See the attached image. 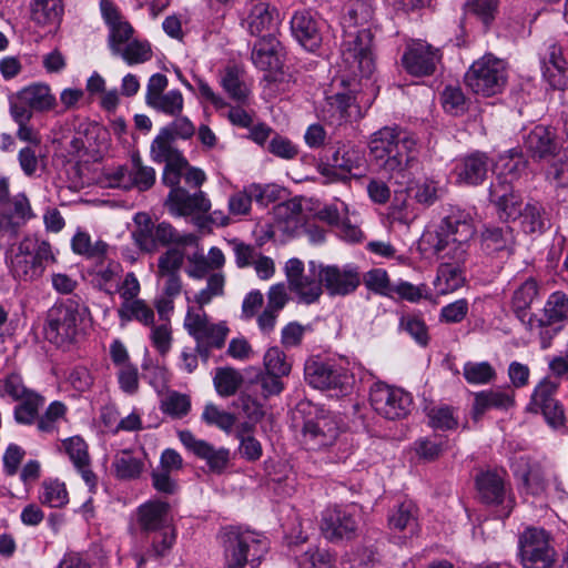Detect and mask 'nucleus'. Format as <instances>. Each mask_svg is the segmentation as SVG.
Listing matches in <instances>:
<instances>
[{
    "mask_svg": "<svg viewBox=\"0 0 568 568\" xmlns=\"http://www.w3.org/2000/svg\"><path fill=\"white\" fill-rule=\"evenodd\" d=\"M474 233L470 214L459 207H452L435 232L425 235L434 254L443 261L434 281L437 294L446 295L464 285L462 266L467 261L469 241Z\"/></svg>",
    "mask_w": 568,
    "mask_h": 568,
    "instance_id": "f257e3e1",
    "label": "nucleus"
},
{
    "mask_svg": "<svg viewBox=\"0 0 568 568\" xmlns=\"http://www.w3.org/2000/svg\"><path fill=\"white\" fill-rule=\"evenodd\" d=\"M374 7L369 0H351L342 18L343 41L338 72L341 83L352 85L375 71L373 52Z\"/></svg>",
    "mask_w": 568,
    "mask_h": 568,
    "instance_id": "f03ea898",
    "label": "nucleus"
},
{
    "mask_svg": "<svg viewBox=\"0 0 568 568\" xmlns=\"http://www.w3.org/2000/svg\"><path fill=\"white\" fill-rule=\"evenodd\" d=\"M368 148L375 164L390 176H404L418 163L416 136L398 126H384L373 133Z\"/></svg>",
    "mask_w": 568,
    "mask_h": 568,
    "instance_id": "7ed1b4c3",
    "label": "nucleus"
},
{
    "mask_svg": "<svg viewBox=\"0 0 568 568\" xmlns=\"http://www.w3.org/2000/svg\"><path fill=\"white\" fill-rule=\"evenodd\" d=\"M221 537L224 568H258L268 550L266 538L240 526L224 528Z\"/></svg>",
    "mask_w": 568,
    "mask_h": 568,
    "instance_id": "20e7f679",
    "label": "nucleus"
},
{
    "mask_svg": "<svg viewBox=\"0 0 568 568\" xmlns=\"http://www.w3.org/2000/svg\"><path fill=\"white\" fill-rule=\"evenodd\" d=\"M294 418L303 420V442L311 450L327 448L334 445L339 437L341 427L337 417L310 400L297 403Z\"/></svg>",
    "mask_w": 568,
    "mask_h": 568,
    "instance_id": "39448f33",
    "label": "nucleus"
},
{
    "mask_svg": "<svg viewBox=\"0 0 568 568\" xmlns=\"http://www.w3.org/2000/svg\"><path fill=\"white\" fill-rule=\"evenodd\" d=\"M55 262L57 257L51 244L29 235L19 243L18 252L12 258V268L23 280H34L42 276L45 268Z\"/></svg>",
    "mask_w": 568,
    "mask_h": 568,
    "instance_id": "423d86ee",
    "label": "nucleus"
},
{
    "mask_svg": "<svg viewBox=\"0 0 568 568\" xmlns=\"http://www.w3.org/2000/svg\"><path fill=\"white\" fill-rule=\"evenodd\" d=\"M506 80L505 62L490 53L474 61L465 74L466 85L475 94L483 97H493L501 92Z\"/></svg>",
    "mask_w": 568,
    "mask_h": 568,
    "instance_id": "0eeeda50",
    "label": "nucleus"
},
{
    "mask_svg": "<svg viewBox=\"0 0 568 568\" xmlns=\"http://www.w3.org/2000/svg\"><path fill=\"white\" fill-rule=\"evenodd\" d=\"M321 263L311 261L305 271L304 263L290 258L285 264V276L288 290L295 294L298 303L311 305L320 301L323 295V282L320 274Z\"/></svg>",
    "mask_w": 568,
    "mask_h": 568,
    "instance_id": "6e6552de",
    "label": "nucleus"
},
{
    "mask_svg": "<svg viewBox=\"0 0 568 568\" xmlns=\"http://www.w3.org/2000/svg\"><path fill=\"white\" fill-rule=\"evenodd\" d=\"M88 308L74 298L55 303L47 314V335L57 344L71 342L78 333Z\"/></svg>",
    "mask_w": 568,
    "mask_h": 568,
    "instance_id": "1a4fd4ad",
    "label": "nucleus"
},
{
    "mask_svg": "<svg viewBox=\"0 0 568 568\" xmlns=\"http://www.w3.org/2000/svg\"><path fill=\"white\" fill-rule=\"evenodd\" d=\"M183 326L194 338L200 353L221 349L230 333L225 322L212 323L204 311L195 312L193 307L187 308Z\"/></svg>",
    "mask_w": 568,
    "mask_h": 568,
    "instance_id": "9d476101",
    "label": "nucleus"
},
{
    "mask_svg": "<svg viewBox=\"0 0 568 568\" xmlns=\"http://www.w3.org/2000/svg\"><path fill=\"white\" fill-rule=\"evenodd\" d=\"M369 402L378 415L395 420L409 414L413 398L409 393L399 387L376 382L371 386Z\"/></svg>",
    "mask_w": 568,
    "mask_h": 568,
    "instance_id": "9b49d317",
    "label": "nucleus"
},
{
    "mask_svg": "<svg viewBox=\"0 0 568 568\" xmlns=\"http://www.w3.org/2000/svg\"><path fill=\"white\" fill-rule=\"evenodd\" d=\"M519 557L524 568H551L556 551L542 528H527L519 537Z\"/></svg>",
    "mask_w": 568,
    "mask_h": 568,
    "instance_id": "f8f14e48",
    "label": "nucleus"
},
{
    "mask_svg": "<svg viewBox=\"0 0 568 568\" xmlns=\"http://www.w3.org/2000/svg\"><path fill=\"white\" fill-rule=\"evenodd\" d=\"M304 373L305 379L314 388L337 389L342 394H347L352 386V376L346 371L323 362L318 357L306 361Z\"/></svg>",
    "mask_w": 568,
    "mask_h": 568,
    "instance_id": "ddd939ff",
    "label": "nucleus"
},
{
    "mask_svg": "<svg viewBox=\"0 0 568 568\" xmlns=\"http://www.w3.org/2000/svg\"><path fill=\"white\" fill-rule=\"evenodd\" d=\"M361 116L355 98L348 93H336L327 97L323 108V119L327 125L335 129L334 134L347 136L353 130L352 122Z\"/></svg>",
    "mask_w": 568,
    "mask_h": 568,
    "instance_id": "4468645a",
    "label": "nucleus"
},
{
    "mask_svg": "<svg viewBox=\"0 0 568 568\" xmlns=\"http://www.w3.org/2000/svg\"><path fill=\"white\" fill-rule=\"evenodd\" d=\"M321 531L331 542L351 541L358 536L359 524L347 509L333 507L322 513Z\"/></svg>",
    "mask_w": 568,
    "mask_h": 568,
    "instance_id": "2eb2a0df",
    "label": "nucleus"
},
{
    "mask_svg": "<svg viewBox=\"0 0 568 568\" xmlns=\"http://www.w3.org/2000/svg\"><path fill=\"white\" fill-rule=\"evenodd\" d=\"M442 60L440 50L429 43L417 40L407 44L402 57L404 69L412 75L426 77L435 72Z\"/></svg>",
    "mask_w": 568,
    "mask_h": 568,
    "instance_id": "dca6fc26",
    "label": "nucleus"
},
{
    "mask_svg": "<svg viewBox=\"0 0 568 568\" xmlns=\"http://www.w3.org/2000/svg\"><path fill=\"white\" fill-rule=\"evenodd\" d=\"M34 217L30 201L24 193H18L6 201L0 210V235L13 239L27 222Z\"/></svg>",
    "mask_w": 568,
    "mask_h": 568,
    "instance_id": "f3484780",
    "label": "nucleus"
},
{
    "mask_svg": "<svg viewBox=\"0 0 568 568\" xmlns=\"http://www.w3.org/2000/svg\"><path fill=\"white\" fill-rule=\"evenodd\" d=\"M320 274L323 291L331 297L347 296L354 293L361 284V275L354 266L325 265L321 263Z\"/></svg>",
    "mask_w": 568,
    "mask_h": 568,
    "instance_id": "a211bd4d",
    "label": "nucleus"
},
{
    "mask_svg": "<svg viewBox=\"0 0 568 568\" xmlns=\"http://www.w3.org/2000/svg\"><path fill=\"white\" fill-rule=\"evenodd\" d=\"M55 104L49 85L32 83L9 98L10 112L23 110L27 113L45 112Z\"/></svg>",
    "mask_w": 568,
    "mask_h": 568,
    "instance_id": "6ab92c4d",
    "label": "nucleus"
},
{
    "mask_svg": "<svg viewBox=\"0 0 568 568\" xmlns=\"http://www.w3.org/2000/svg\"><path fill=\"white\" fill-rule=\"evenodd\" d=\"M179 438L187 450L206 462L210 471L222 474L226 469L230 463V450L227 448H215L210 443L195 438L190 430H181Z\"/></svg>",
    "mask_w": 568,
    "mask_h": 568,
    "instance_id": "aec40b11",
    "label": "nucleus"
},
{
    "mask_svg": "<svg viewBox=\"0 0 568 568\" xmlns=\"http://www.w3.org/2000/svg\"><path fill=\"white\" fill-rule=\"evenodd\" d=\"M322 21L310 10H300L291 19V31L306 50L315 51L322 43Z\"/></svg>",
    "mask_w": 568,
    "mask_h": 568,
    "instance_id": "412c9836",
    "label": "nucleus"
},
{
    "mask_svg": "<svg viewBox=\"0 0 568 568\" xmlns=\"http://www.w3.org/2000/svg\"><path fill=\"white\" fill-rule=\"evenodd\" d=\"M481 248L485 254L507 260L516 250V234L509 225L488 226L481 233Z\"/></svg>",
    "mask_w": 568,
    "mask_h": 568,
    "instance_id": "4be33fe9",
    "label": "nucleus"
},
{
    "mask_svg": "<svg viewBox=\"0 0 568 568\" xmlns=\"http://www.w3.org/2000/svg\"><path fill=\"white\" fill-rule=\"evenodd\" d=\"M165 205L171 214L187 216L195 213H206L211 209V202L202 191L190 194L184 189L170 191Z\"/></svg>",
    "mask_w": 568,
    "mask_h": 568,
    "instance_id": "5701e85b",
    "label": "nucleus"
},
{
    "mask_svg": "<svg viewBox=\"0 0 568 568\" xmlns=\"http://www.w3.org/2000/svg\"><path fill=\"white\" fill-rule=\"evenodd\" d=\"M278 21V11L264 1L253 3L246 18L250 33L261 39L274 37Z\"/></svg>",
    "mask_w": 568,
    "mask_h": 568,
    "instance_id": "b1692460",
    "label": "nucleus"
},
{
    "mask_svg": "<svg viewBox=\"0 0 568 568\" xmlns=\"http://www.w3.org/2000/svg\"><path fill=\"white\" fill-rule=\"evenodd\" d=\"M170 523V505L166 501L150 500L138 508V524L144 532L173 530Z\"/></svg>",
    "mask_w": 568,
    "mask_h": 568,
    "instance_id": "393cba45",
    "label": "nucleus"
},
{
    "mask_svg": "<svg viewBox=\"0 0 568 568\" xmlns=\"http://www.w3.org/2000/svg\"><path fill=\"white\" fill-rule=\"evenodd\" d=\"M542 74L554 89L565 90L568 87V62L555 42L548 44L544 54Z\"/></svg>",
    "mask_w": 568,
    "mask_h": 568,
    "instance_id": "a878e982",
    "label": "nucleus"
},
{
    "mask_svg": "<svg viewBox=\"0 0 568 568\" xmlns=\"http://www.w3.org/2000/svg\"><path fill=\"white\" fill-rule=\"evenodd\" d=\"M113 178L116 182L115 185L119 187H136L139 191H146L155 182V171L151 166L143 165L139 156H133L131 170L119 168Z\"/></svg>",
    "mask_w": 568,
    "mask_h": 568,
    "instance_id": "bb28decb",
    "label": "nucleus"
},
{
    "mask_svg": "<svg viewBox=\"0 0 568 568\" xmlns=\"http://www.w3.org/2000/svg\"><path fill=\"white\" fill-rule=\"evenodd\" d=\"M526 151L535 159H547L555 155L558 143L554 130L544 125H536L524 136Z\"/></svg>",
    "mask_w": 568,
    "mask_h": 568,
    "instance_id": "cd10ccee",
    "label": "nucleus"
},
{
    "mask_svg": "<svg viewBox=\"0 0 568 568\" xmlns=\"http://www.w3.org/2000/svg\"><path fill=\"white\" fill-rule=\"evenodd\" d=\"M63 445L67 454L69 455L77 470L81 474V477L88 485L90 491H93L98 484V477L90 468L88 445L79 436H74L64 440Z\"/></svg>",
    "mask_w": 568,
    "mask_h": 568,
    "instance_id": "c85d7f7f",
    "label": "nucleus"
},
{
    "mask_svg": "<svg viewBox=\"0 0 568 568\" xmlns=\"http://www.w3.org/2000/svg\"><path fill=\"white\" fill-rule=\"evenodd\" d=\"M488 168L489 163L486 154L471 153L456 164L457 181L468 185H478L486 179Z\"/></svg>",
    "mask_w": 568,
    "mask_h": 568,
    "instance_id": "c756f323",
    "label": "nucleus"
},
{
    "mask_svg": "<svg viewBox=\"0 0 568 568\" xmlns=\"http://www.w3.org/2000/svg\"><path fill=\"white\" fill-rule=\"evenodd\" d=\"M539 298V285L532 277L527 278L513 293L511 310L525 324L529 318L532 303Z\"/></svg>",
    "mask_w": 568,
    "mask_h": 568,
    "instance_id": "7c9ffc66",
    "label": "nucleus"
},
{
    "mask_svg": "<svg viewBox=\"0 0 568 568\" xmlns=\"http://www.w3.org/2000/svg\"><path fill=\"white\" fill-rule=\"evenodd\" d=\"M267 187L260 184H251L242 191L230 195L227 201L229 213L232 216H244L251 211L252 200L263 203L266 197Z\"/></svg>",
    "mask_w": 568,
    "mask_h": 568,
    "instance_id": "2f4dec72",
    "label": "nucleus"
},
{
    "mask_svg": "<svg viewBox=\"0 0 568 568\" xmlns=\"http://www.w3.org/2000/svg\"><path fill=\"white\" fill-rule=\"evenodd\" d=\"M514 393L505 390H483L475 394L473 416L477 420L487 409H508L514 406Z\"/></svg>",
    "mask_w": 568,
    "mask_h": 568,
    "instance_id": "473e14b6",
    "label": "nucleus"
},
{
    "mask_svg": "<svg viewBox=\"0 0 568 568\" xmlns=\"http://www.w3.org/2000/svg\"><path fill=\"white\" fill-rule=\"evenodd\" d=\"M526 490L531 495H540L547 487L545 470L537 462L521 458L518 468L515 471Z\"/></svg>",
    "mask_w": 568,
    "mask_h": 568,
    "instance_id": "72a5a7b5",
    "label": "nucleus"
},
{
    "mask_svg": "<svg viewBox=\"0 0 568 568\" xmlns=\"http://www.w3.org/2000/svg\"><path fill=\"white\" fill-rule=\"evenodd\" d=\"M476 487L480 500L485 504H501L505 498L503 478L493 471H485L476 477Z\"/></svg>",
    "mask_w": 568,
    "mask_h": 568,
    "instance_id": "f704fd0d",
    "label": "nucleus"
},
{
    "mask_svg": "<svg viewBox=\"0 0 568 568\" xmlns=\"http://www.w3.org/2000/svg\"><path fill=\"white\" fill-rule=\"evenodd\" d=\"M175 139L169 130H160L151 144V156L158 163H182L186 160L183 154L174 146Z\"/></svg>",
    "mask_w": 568,
    "mask_h": 568,
    "instance_id": "c9c22d12",
    "label": "nucleus"
},
{
    "mask_svg": "<svg viewBox=\"0 0 568 568\" xmlns=\"http://www.w3.org/2000/svg\"><path fill=\"white\" fill-rule=\"evenodd\" d=\"M248 375H251V367L246 368L243 374L232 367L217 368L213 378L217 394L223 397L234 395L242 385H247Z\"/></svg>",
    "mask_w": 568,
    "mask_h": 568,
    "instance_id": "e433bc0d",
    "label": "nucleus"
},
{
    "mask_svg": "<svg viewBox=\"0 0 568 568\" xmlns=\"http://www.w3.org/2000/svg\"><path fill=\"white\" fill-rule=\"evenodd\" d=\"M413 191L414 200L418 204L429 207L446 195L447 183L439 179L425 178L416 182Z\"/></svg>",
    "mask_w": 568,
    "mask_h": 568,
    "instance_id": "4c0bfd02",
    "label": "nucleus"
},
{
    "mask_svg": "<svg viewBox=\"0 0 568 568\" xmlns=\"http://www.w3.org/2000/svg\"><path fill=\"white\" fill-rule=\"evenodd\" d=\"M341 144V141H336ZM364 163L363 153L352 145H338L331 156V164L334 169H339L343 173H352L353 170L359 169ZM339 180H346V175L338 176Z\"/></svg>",
    "mask_w": 568,
    "mask_h": 568,
    "instance_id": "58836bf2",
    "label": "nucleus"
},
{
    "mask_svg": "<svg viewBox=\"0 0 568 568\" xmlns=\"http://www.w3.org/2000/svg\"><path fill=\"white\" fill-rule=\"evenodd\" d=\"M62 14V0H32L31 2V19L39 26H58Z\"/></svg>",
    "mask_w": 568,
    "mask_h": 568,
    "instance_id": "ea45409f",
    "label": "nucleus"
},
{
    "mask_svg": "<svg viewBox=\"0 0 568 568\" xmlns=\"http://www.w3.org/2000/svg\"><path fill=\"white\" fill-rule=\"evenodd\" d=\"M278 41L274 37L261 39L254 44L252 61L261 70L276 69L280 60L276 53Z\"/></svg>",
    "mask_w": 568,
    "mask_h": 568,
    "instance_id": "a19ab883",
    "label": "nucleus"
},
{
    "mask_svg": "<svg viewBox=\"0 0 568 568\" xmlns=\"http://www.w3.org/2000/svg\"><path fill=\"white\" fill-rule=\"evenodd\" d=\"M220 83L231 99L239 103H245L250 89L243 80L242 72L235 67H229L221 75Z\"/></svg>",
    "mask_w": 568,
    "mask_h": 568,
    "instance_id": "79ce46f5",
    "label": "nucleus"
},
{
    "mask_svg": "<svg viewBox=\"0 0 568 568\" xmlns=\"http://www.w3.org/2000/svg\"><path fill=\"white\" fill-rule=\"evenodd\" d=\"M521 224L527 233H542L548 223V216L545 207L537 201H529L520 214Z\"/></svg>",
    "mask_w": 568,
    "mask_h": 568,
    "instance_id": "37998d69",
    "label": "nucleus"
},
{
    "mask_svg": "<svg viewBox=\"0 0 568 568\" xmlns=\"http://www.w3.org/2000/svg\"><path fill=\"white\" fill-rule=\"evenodd\" d=\"M156 244L168 246L170 244L181 246L197 245V236L191 233L180 234L170 223L161 222L154 226Z\"/></svg>",
    "mask_w": 568,
    "mask_h": 568,
    "instance_id": "c03bdc74",
    "label": "nucleus"
},
{
    "mask_svg": "<svg viewBox=\"0 0 568 568\" xmlns=\"http://www.w3.org/2000/svg\"><path fill=\"white\" fill-rule=\"evenodd\" d=\"M112 466L115 476L120 479H135L140 477L144 469L143 460L133 456L128 450H123L121 454L116 455Z\"/></svg>",
    "mask_w": 568,
    "mask_h": 568,
    "instance_id": "a18cd8bd",
    "label": "nucleus"
},
{
    "mask_svg": "<svg viewBox=\"0 0 568 568\" xmlns=\"http://www.w3.org/2000/svg\"><path fill=\"white\" fill-rule=\"evenodd\" d=\"M547 324H556L568 320V296L560 291L554 292L548 297L544 316L541 317Z\"/></svg>",
    "mask_w": 568,
    "mask_h": 568,
    "instance_id": "49530a36",
    "label": "nucleus"
},
{
    "mask_svg": "<svg viewBox=\"0 0 568 568\" xmlns=\"http://www.w3.org/2000/svg\"><path fill=\"white\" fill-rule=\"evenodd\" d=\"M118 314L122 323H126L134 318L144 325H150L154 321V312L142 300L123 302L121 307L118 310Z\"/></svg>",
    "mask_w": 568,
    "mask_h": 568,
    "instance_id": "de8ad7c7",
    "label": "nucleus"
},
{
    "mask_svg": "<svg viewBox=\"0 0 568 568\" xmlns=\"http://www.w3.org/2000/svg\"><path fill=\"white\" fill-rule=\"evenodd\" d=\"M114 364L119 367L118 379L120 388L126 394H135L139 389V372L136 366L132 365L129 357H112Z\"/></svg>",
    "mask_w": 568,
    "mask_h": 568,
    "instance_id": "09e8293b",
    "label": "nucleus"
},
{
    "mask_svg": "<svg viewBox=\"0 0 568 568\" xmlns=\"http://www.w3.org/2000/svg\"><path fill=\"white\" fill-rule=\"evenodd\" d=\"M149 106L170 116H178L182 113L184 99L179 90H171L149 101Z\"/></svg>",
    "mask_w": 568,
    "mask_h": 568,
    "instance_id": "8fccbe9b",
    "label": "nucleus"
},
{
    "mask_svg": "<svg viewBox=\"0 0 568 568\" xmlns=\"http://www.w3.org/2000/svg\"><path fill=\"white\" fill-rule=\"evenodd\" d=\"M72 250L75 254L84 255L88 258H100L104 256L108 245L103 241L91 243V237L85 232H78L71 242Z\"/></svg>",
    "mask_w": 568,
    "mask_h": 568,
    "instance_id": "3c124183",
    "label": "nucleus"
},
{
    "mask_svg": "<svg viewBox=\"0 0 568 568\" xmlns=\"http://www.w3.org/2000/svg\"><path fill=\"white\" fill-rule=\"evenodd\" d=\"M120 51L114 55L121 57L129 65L144 63L152 58V49L148 41L133 39Z\"/></svg>",
    "mask_w": 568,
    "mask_h": 568,
    "instance_id": "603ef678",
    "label": "nucleus"
},
{
    "mask_svg": "<svg viewBox=\"0 0 568 568\" xmlns=\"http://www.w3.org/2000/svg\"><path fill=\"white\" fill-rule=\"evenodd\" d=\"M466 14H473L488 28L495 20L498 0H467L464 4Z\"/></svg>",
    "mask_w": 568,
    "mask_h": 568,
    "instance_id": "864d4df0",
    "label": "nucleus"
},
{
    "mask_svg": "<svg viewBox=\"0 0 568 568\" xmlns=\"http://www.w3.org/2000/svg\"><path fill=\"white\" fill-rule=\"evenodd\" d=\"M160 408L172 418H182L189 414L191 400L187 395L173 390L161 400Z\"/></svg>",
    "mask_w": 568,
    "mask_h": 568,
    "instance_id": "5fc2aeb1",
    "label": "nucleus"
},
{
    "mask_svg": "<svg viewBox=\"0 0 568 568\" xmlns=\"http://www.w3.org/2000/svg\"><path fill=\"white\" fill-rule=\"evenodd\" d=\"M40 500L52 508L63 507L68 503V491L63 483L50 480L42 483Z\"/></svg>",
    "mask_w": 568,
    "mask_h": 568,
    "instance_id": "6e6d98bb",
    "label": "nucleus"
},
{
    "mask_svg": "<svg viewBox=\"0 0 568 568\" xmlns=\"http://www.w3.org/2000/svg\"><path fill=\"white\" fill-rule=\"evenodd\" d=\"M260 383L263 390V396L265 398L278 395L284 385L281 381V377L276 375H272L270 373H262L260 369L251 367V375L247 376V385H253Z\"/></svg>",
    "mask_w": 568,
    "mask_h": 568,
    "instance_id": "4d7b16f0",
    "label": "nucleus"
},
{
    "mask_svg": "<svg viewBox=\"0 0 568 568\" xmlns=\"http://www.w3.org/2000/svg\"><path fill=\"white\" fill-rule=\"evenodd\" d=\"M558 386V382H552L547 378L541 381L535 388V392L531 396V402L529 404L530 410L537 413L541 408L556 402L557 399H555L554 395L556 394Z\"/></svg>",
    "mask_w": 568,
    "mask_h": 568,
    "instance_id": "13d9d810",
    "label": "nucleus"
},
{
    "mask_svg": "<svg viewBox=\"0 0 568 568\" xmlns=\"http://www.w3.org/2000/svg\"><path fill=\"white\" fill-rule=\"evenodd\" d=\"M399 328L406 332L417 344L426 346L429 342L425 322L415 315L406 314L399 318Z\"/></svg>",
    "mask_w": 568,
    "mask_h": 568,
    "instance_id": "bf43d9fd",
    "label": "nucleus"
},
{
    "mask_svg": "<svg viewBox=\"0 0 568 568\" xmlns=\"http://www.w3.org/2000/svg\"><path fill=\"white\" fill-rule=\"evenodd\" d=\"M14 408V418L20 424H32L38 416L39 407L43 404V398L34 392L24 398Z\"/></svg>",
    "mask_w": 568,
    "mask_h": 568,
    "instance_id": "052dcab7",
    "label": "nucleus"
},
{
    "mask_svg": "<svg viewBox=\"0 0 568 568\" xmlns=\"http://www.w3.org/2000/svg\"><path fill=\"white\" fill-rule=\"evenodd\" d=\"M184 253L180 248H169L158 260L156 276L180 275Z\"/></svg>",
    "mask_w": 568,
    "mask_h": 568,
    "instance_id": "680f3d73",
    "label": "nucleus"
},
{
    "mask_svg": "<svg viewBox=\"0 0 568 568\" xmlns=\"http://www.w3.org/2000/svg\"><path fill=\"white\" fill-rule=\"evenodd\" d=\"M13 121L19 125L17 136L20 141L27 142L32 148H38L41 143V139L36 130L29 125L32 119V113H27L23 110L10 112Z\"/></svg>",
    "mask_w": 568,
    "mask_h": 568,
    "instance_id": "e2e57ef3",
    "label": "nucleus"
},
{
    "mask_svg": "<svg viewBox=\"0 0 568 568\" xmlns=\"http://www.w3.org/2000/svg\"><path fill=\"white\" fill-rule=\"evenodd\" d=\"M110 33L108 38L109 48L114 55L116 52L131 42L133 39L134 29L128 21L116 22L114 26L109 28Z\"/></svg>",
    "mask_w": 568,
    "mask_h": 568,
    "instance_id": "0e129e2a",
    "label": "nucleus"
},
{
    "mask_svg": "<svg viewBox=\"0 0 568 568\" xmlns=\"http://www.w3.org/2000/svg\"><path fill=\"white\" fill-rule=\"evenodd\" d=\"M202 419L206 424L214 425L226 433L232 430L236 422V417L233 414L221 410L213 404H207L204 407Z\"/></svg>",
    "mask_w": 568,
    "mask_h": 568,
    "instance_id": "69168bd1",
    "label": "nucleus"
},
{
    "mask_svg": "<svg viewBox=\"0 0 568 568\" xmlns=\"http://www.w3.org/2000/svg\"><path fill=\"white\" fill-rule=\"evenodd\" d=\"M496 376L488 362H468L464 366V377L470 384H487Z\"/></svg>",
    "mask_w": 568,
    "mask_h": 568,
    "instance_id": "338daca9",
    "label": "nucleus"
},
{
    "mask_svg": "<svg viewBox=\"0 0 568 568\" xmlns=\"http://www.w3.org/2000/svg\"><path fill=\"white\" fill-rule=\"evenodd\" d=\"M547 178L558 187H568V150L552 161L547 171Z\"/></svg>",
    "mask_w": 568,
    "mask_h": 568,
    "instance_id": "774afa93",
    "label": "nucleus"
}]
</instances>
